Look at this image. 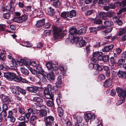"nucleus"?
Wrapping results in <instances>:
<instances>
[{
    "label": "nucleus",
    "mask_w": 126,
    "mask_h": 126,
    "mask_svg": "<svg viewBox=\"0 0 126 126\" xmlns=\"http://www.w3.org/2000/svg\"><path fill=\"white\" fill-rule=\"evenodd\" d=\"M103 53L101 52H95L92 54V57L91 60L94 63H96L97 60L102 61L105 62H107L109 61V57L108 55H105L102 56Z\"/></svg>",
    "instance_id": "f257e3e1"
},
{
    "label": "nucleus",
    "mask_w": 126,
    "mask_h": 126,
    "mask_svg": "<svg viewBox=\"0 0 126 126\" xmlns=\"http://www.w3.org/2000/svg\"><path fill=\"white\" fill-rule=\"evenodd\" d=\"M28 112L25 114V116L27 118V120L25 121L27 122L29 120V118L31 113L33 114H37L38 115L41 117H43L46 115L47 112L46 110H37L34 108H29L27 109Z\"/></svg>",
    "instance_id": "f03ea898"
},
{
    "label": "nucleus",
    "mask_w": 126,
    "mask_h": 126,
    "mask_svg": "<svg viewBox=\"0 0 126 126\" xmlns=\"http://www.w3.org/2000/svg\"><path fill=\"white\" fill-rule=\"evenodd\" d=\"M70 38H71V42L72 44H74L77 42L76 43V46L79 47H81L85 46L86 45V43L85 41L81 37L75 38L74 39V36L71 35Z\"/></svg>",
    "instance_id": "7ed1b4c3"
},
{
    "label": "nucleus",
    "mask_w": 126,
    "mask_h": 126,
    "mask_svg": "<svg viewBox=\"0 0 126 126\" xmlns=\"http://www.w3.org/2000/svg\"><path fill=\"white\" fill-rule=\"evenodd\" d=\"M116 91L118 96L120 98V100L118 103L120 104L124 102L126 97V91L125 90L119 87H117L116 89Z\"/></svg>",
    "instance_id": "20e7f679"
},
{
    "label": "nucleus",
    "mask_w": 126,
    "mask_h": 126,
    "mask_svg": "<svg viewBox=\"0 0 126 126\" xmlns=\"http://www.w3.org/2000/svg\"><path fill=\"white\" fill-rule=\"evenodd\" d=\"M19 62L20 66L24 65L28 67L31 65L33 66H35L37 64L35 61L31 62L30 59L26 57L24 58L23 59H21Z\"/></svg>",
    "instance_id": "39448f33"
},
{
    "label": "nucleus",
    "mask_w": 126,
    "mask_h": 126,
    "mask_svg": "<svg viewBox=\"0 0 126 126\" xmlns=\"http://www.w3.org/2000/svg\"><path fill=\"white\" fill-rule=\"evenodd\" d=\"M8 58L11 62V68L12 69L14 70L16 68L17 66H20V64L19 62L20 61H17L16 62L15 59L13 58L12 55L11 54L8 55Z\"/></svg>",
    "instance_id": "423d86ee"
},
{
    "label": "nucleus",
    "mask_w": 126,
    "mask_h": 126,
    "mask_svg": "<svg viewBox=\"0 0 126 126\" xmlns=\"http://www.w3.org/2000/svg\"><path fill=\"white\" fill-rule=\"evenodd\" d=\"M17 113V111L16 110H12L8 111L7 113V118L11 122H15L16 119L14 116V115Z\"/></svg>",
    "instance_id": "0eeeda50"
},
{
    "label": "nucleus",
    "mask_w": 126,
    "mask_h": 126,
    "mask_svg": "<svg viewBox=\"0 0 126 126\" xmlns=\"http://www.w3.org/2000/svg\"><path fill=\"white\" fill-rule=\"evenodd\" d=\"M54 119V117L51 115L44 117L46 126H51Z\"/></svg>",
    "instance_id": "6e6552de"
},
{
    "label": "nucleus",
    "mask_w": 126,
    "mask_h": 126,
    "mask_svg": "<svg viewBox=\"0 0 126 126\" xmlns=\"http://www.w3.org/2000/svg\"><path fill=\"white\" fill-rule=\"evenodd\" d=\"M28 17L27 15L24 14L19 17H15L11 19L13 22L20 23L27 19Z\"/></svg>",
    "instance_id": "1a4fd4ad"
},
{
    "label": "nucleus",
    "mask_w": 126,
    "mask_h": 126,
    "mask_svg": "<svg viewBox=\"0 0 126 126\" xmlns=\"http://www.w3.org/2000/svg\"><path fill=\"white\" fill-rule=\"evenodd\" d=\"M53 35L55 39H59L61 37V30L57 27H55L53 29Z\"/></svg>",
    "instance_id": "9d476101"
},
{
    "label": "nucleus",
    "mask_w": 126,
    "mask_h": 126,
    "mask_svg": "<svg viewBox=\"0 0 126 126\" xmlns=\"http://www.w3.org/2000/svg\"><path fill=\"white\" fill-rule=\"evenodd\" d=\"M44 93L45 98L47 99H52L54 96V94L52 92H50L49 89L46 88L44 91Z\"/></svg>",
    "instance_id": "9b49d317"
},
{
    "label": "nucleus",
    "mask_w": 126,
    "mask_h": 126,
    "mask_svg": "<svg viewBox=\"0 0 126 126\" xmlns=\"http://www.w3.org/2000/svg\"><path fill=\"white\" fill-rule=\"evenodd\" d=\"M69 32L70 33L69 34V38H67L66 41H69V39H70V41H71V38H70V36H71V35H73L74 36V39L75 38L77 37L75 35H74V34H77V30L76 29H75L73 28H71L69 29Z\"/></svg>",
    "instance_id": "f8f14e48"
},
{
    "label": "nucleus",
    "mask_w": 126,
    "mask_h": 126,
    "mask_svg": "<svg viewBox=\"0 0 126 126\" xmlns=\"http://www.w3.org/2000/svg\"><path fill=\"white\" fill-rule=\"evenodd\" d=\"M4 76L10 80H13L16 76V74L12 72H7L4 74Z\"/></svg>",
    "instance_id": "ddd939ff"
},
{
    "label": "nucleus",
    "mask_w": 126,
    "mask_h": 126,
    "mask_svg": "<svg viewBox=\"0 0 126 126\" xmlns=\"http://www.w3.org/2000/svg\"><path fill=\"white\" fill-rule=\"evenodd\" d=\"M18 86H9V88L11 90L12 92L15 95H18L19 94L18 91Z\"/></svg>",
    "instance_id": "4468645a"
},
{
    "label": "nucleus",
    "mask_w": 126,
    "mask_h": 126,
    "mask_svg": "<svg viewBox=\"0 0 126 126\" xmlns=\"http://www.w3.org/2000/svg\"><path fill=\"white\" fill-rule=\"evenodd\" d=\"M84 118L86 122H88L89 120H94L95 119V116L93 114H92L90 113H88L85 115Z\"/></svg>",
    "instance_id": "2eb2a0df"
},
{
    "label": "nucleus",
    "mask_w": 126,
    "mask_h": 126,
    "mask_svg": "<svg viewBox=\"0 0 126 126\" xmlns=\"http://www.w3.org/2000/svg\"><path fill=\"white\" fill-rule=\"evenodd\" d=\"M47 77L48 79L50 81H53L55 79V76L53 71L49 72L47 74Z\"/></svg>",
    "instance_id": "dca6fc26"
},
{
    "label": "nucleus",
    "mask_w": 126,
    "mask_h": 126,
    "mask_svg": "<svg viewBox=\"0 0 126 126\" xmlns=\"http://www.w3.org/2000/svg\"><path fill=\"white\" fill-rule=\"evenodd\" d=\"M12 5V4H11V5L9 4L6 6L5 7H2L1 8V10L3 12L5 11H7L12 12L14 11V9L11 6Z\"/></svg>",
    "instance_id": "f3484780"
},
{
    "label": "nucleus",
    "mask_w": 126,
    "mask_h": 126,
    "mask_svg": "<svg viewBox=\"0 0 126 126\" xmlns=\"http://www.w3.org/2000/svg\"><path fill=\"white\" fill-rule=\"evenodd\" d=\"M44 73H39L37 74L38 78L43 82L45 83L47 81L46 76L43 74Z\"/></svg>",
    "instance_id": "a211bd4d"
},
{
    "label": "nucleus",
    "mask_w": 126,
    "mask_h": 126,
    "mask_svg": "<svg viewBox=\"0 0 126 126\" xmlns=\"http://www.w3.org/2000/svg\"><path fill=\"white\" fill-rule=\"evenodd\" d=\"M107 14L103 12H101L99 13L97 16V17L98 18H101L102 17V19L103 20H106L107 19Z\"/></svg>",
    "instance_id": "6ab92c4d"
},
{
    "label": "nucleus",
    "mask_w": 126,
    "mask_h": 126,
    "mask_svg": "<svg viewBox=\"0 0 126 126\" xmlns=\"http://www.w3.org/2000/svg\"><path fill=\"white\" fill-rule=\"evenodd\" d=\"M113 47L112 45H111L109 46L104 47V48H102V51L104 52H108L111 51Z\"/></svg>",
    "instance_id": "aec40b11"
},
{
    "label": "nucleus",
    "mask_w": 126,
    "mask_h": 126,
    "mask_svg": "<svg viewBox=\"0 0 126 126\" xmlns=\"http://www.w3.org/2000/svg\"><path fill=\"white\" fill-rule=\"evenodd\" d=\"M45 23L44 19L40 20L37 21L35 25L37 27L40 28L43 26L44 24Z\"/></svg>",
    "instance_id": "412c9836"
},
{
    "label": "nucleus",
    "mask_w": 126,
    "mask_h": 126,
    "mask_svg": "<svg viewBox=\"0 0 126 126\" xmlns=\"http://www.w3.org/2000/svg\"><path fill=\"white\" fill-rule=\"evenodd\" d=\"M76 12L74 10H72L71 11L67 12V16L68 17L70 18H72L73 17H74L76 16Z\"/></svg>",
    "instance_id": "4be33fe9"
},
{
    "label": "nucleus",
    "mask_w": 126,
    "mask_h": 126,
    "mask_svg": "<svg viewBox=\"0 0 126 126\" xmlns=\"http://www.w3.org/2000/svg\"><path fill=\"white\" fill-rule=\"evenodd\" d=\"M0 97L4 102H10V98L7 96L2 94L0 95Z\"/></svg>",
    "instance_id": "5701e85b"
},
{
    "label": "nucleus",
    "mask_w": 126,
    "mask_h": 126,
    "mask_svg": "<svg viewBox=\"0 0 126 126\" xmlns=\"http://www.w3.org/2000/svg\"><path fill=\"white\" fill-rule=\"evenodd\" d=\"M33 114L31 116L30 121L32 124L33 125H34L36 123V120L37 119V117L35 115Z\"/></svg>",
    "instance_id": "b1692460"
},
{
    "label": "nucleus",
    "mask_w": 126,
    "mask_h": 126,
    "mask_svg": "<svg viewBox=\"0 0 126 126\" xmlns=\"http://www.w3.org/2000/svg\"><path fill=\"white\" fill-rule=\"evenodd\" d=\"M126 27L124 28L120 29L119 30V32L118 35L119 36H121L126 34Z\"/></svg>",
    "instance_id": "393cba45"
},
{
    "label": "nucleus",
    "mask_w": 126,
    "mask_h": 126,
    "mask_svg": "<svg viewBox=\"0 0 126 126\" xmlns=\"http://www.w3.org/2000/svg\"><path fill=\"white\" fill-rule=\"evenodd\" d=\"M117 75L119 77L121 78H125L126 77V73L123 71H119L117 73Z\"/></svg>",
    "instance_id": "a878e982"
},
{
    "label": "nucleus",
    "mask_w": 126,
    "mask_h": 126,
    "mask_svg": "<svg viewBox=\"0 0 126 126\" xmlns=\"http://www.w3.org/2000/svg\"><path fill=\"white\" fill-rule=\"evenodd\" d=\"M47 11L48 14L50 16H52L55 13L54 9L51 7H48Z\"/></svg>",
    "instance_id": "bb28decb"
},
{
    "label": "nucleus",
    "mask_w": 126,
    "mask_h": 126,
    "mask_svg": "<svg viewBox=\"0 0 126 126\" xmlns=\"http://www.w3.org/2000/svg\"><path fill=\"white\" fill-rule=\"evenodd\" d=\"M51 1H54L53 5L56 8L59 7L60 5V2L59 0H50Z\"/></svg>",
    "instance_id": "cd10ccee"
},
{
    "label": "nucleus",
    "mask_w": 126,
    "mask_h": 126,
    "mask_svg": "<svg viewBox=\"0 0 126 126\" xmlns=\"http://www.w3.org/2000/svg\"><path fill=\"white\" fill-rule=\"evenodd\" d=\"M27 89L28 91L34 93H36L37 91V89L35 87L32 86L27 87Z\"/></svg>",
    "instance_id": "c85d7f7f"
},
{
    "label": "nucleus",
    "mask_w": 126,
    "mask_h": 126,
    "mask_svg": "<svg viewBox=\"0 0 126 126\" xmlns=\"http://www.w3.org/2000/svg\"><path fill=\"white\" fill-rule=\"evenodd\" d=\"M112 81L111 79L106 80L105 81V87H109L112 84Z\"/></svg>",
    "instance_id": "c756f323"
},
{
    "label": "nucleus",
    "mask_w": 126,
    "mask_h": 126,
    "mask_svg": "<svg viewBox=\"0 0 126 126\" xmlns=\"http://www.w3.org/2000/svg\"><path fill=\"white\" fill-rule=\"evenodd\" d=\"M104 66L103 65H99L97 64H94V69L96 70L101 71L103 70Z\"/></svg>",
    "instance_id": "7c9ffc66"
},
{
    "label": "nucleus",
    "mask_w": 126,
    "mask_h": 126,
    "mask_svg": "<svg viewBox=\"0 0 126 126\" xmlns=\"http://www.w3.org/2000/svg\"><path fill=\"white\" fill-rule=\"evenodd\" d=\"M36 66V69L37 72L39 73H44V71L42 69L41 65L39 64H37Z\"/></svg>",
    "instance_id": "2f4dec72"
},
{
    "label": "nucleus",
    "mask_w": 126,
    "mask_h": 126,
    "mask_svg": "<svg viewBox=\"0 0 126 126\" xmlns=\"http://www.w3.org/2000/svg\"><path fill=\"white\" fill-rule=\"evenodd\" d=\"M76 117L77 118V121L78 122L80 123L82 122L83 118L82 117L81 115H76V116L74 117V118Z\"/></svg>",
    "instance_id": "473e14b6"
},
{
    "label": "nucleus",
    "mask_w": 126,
    "mask_h": 126,
    "mask_svg": "<svg viewBox=\"0 0 126 126\" xmlns=\"http://www.w3.org/2000/svg\"><path fill=\"white\" fill-rule=\"evenodd\" d=\"M33 100L37 102H42L43 101L42 99L40 97H34L33 99Z\"/></svg>",
    "instance_id": "72a5a7b5"
},
{
    "label": "nucleus",
    "mask_w": 126,
    "mask_h": 126,
    "mask_svg": "<svg viewBox=\"0 0 126 126\" xmlns=\"http://www.w3.org/2000/svg\"><path fill=\"white\" fill-rule=\"evenodd\" d=\"M104 24L105 25L104 26L105 27V28L107 27L113 25L112 22H111L109 21H105L104 22Z\"/></svg>",
    "instance_id": "f704fd0d"
},
{
    "label": "nucleus",
    "mask_w": 126,
    "mask_h": 126,
    "mask_svg": "<svg viewBox=\"0 0 126 126\" xmlns=\"http://www.w3.org/2000/svg\"><path fill=\"white\" fill-rule=\"evenodd\" d=\"M20 71L23 74L26 75H28L29 73L28 71L24 68H21Z\"/></svg>",
    "instance_id": "c9c22d12"
},
{
    "label": "nucleus",
    "mask_w": 126,
    "mask_h": 126,
    "mask_svg": "<svg viewBox=\"0 0 126 126\" xmlns=\"http://www.w3.org/2000/svg\"><path fill=\"white\" fill-rule=\"evenodd\" d=\"M58 115L60 117L62 116L63 115V110L62 108L59 107L58 108Z\"/></svg>",
    "instance_id": "e433bc0d"
},
{
    "label": "nucleus",
    "mask_w": 126,
    "mask_h": 126,
    "mask_svg": "<svg viewBox=\"0 0 126 126\" xmlns=\"http://www.w3.org/2000/svg\"><path fill=\"white\" fill-rule=\"evenodd\" d=\"M52 101L50 100H48L46 102V104L47 106L50 107H52L54 105V103L53 102V98L52 99H51Z\"/></svg>",
    "instance_id": "4c0bfd02"
},
{
    "label": "nucleus",
    "mask_w": 126,
    "mask_h": 126,
    "mask_svg": "<svg viewBox=\"0 0 126 126\" xmlns=\"http://www.w3.org/2000/svg\"><path fill=\"white\" fill-rule=\"evenodd\" d=\"M113 29V28L112 27L107 28L103 32V34H106L110 32Z\"/></svg>",
    "instance_id": "58836bf2"
},
{
    "label": "nucleus",
    "mask_w": 126,
    "mask_h": 126,
    "mask_svg": "<svg viewBox=\"0 0 126 126\" xmlns=\"http://www.w3.org/2000/svg\"><path fill=\"white\" fill-rule=\"evenodd\" d=\"M32 13H33L34 15L35 13V14L37 16H39L41 14V11L39 9L35 10L32 11Z\"/></svg>",
    "instance_id": "ea45409f"
},
{
    "label": "nucleus",
    "mask_w": 126,
    "mask_h": 126,
    "mask_svg": "<svg viewBox=\"0 0 126 126\" xmlns=\"http://www.w3.org/2000/svg\"><path fill=\"white\" fill-rule=\"evenodd\" d=\"M105 79V77L104 75L103 74H100L98 76V79L100 81L104 80Z\"/></svg>",
    "instance_id": "a19ab883"
},
{
    "label": "nucleus",
    "mask_w": 126,
    "mask_h": 126,
    "mask_svg": "<svg viewBox=\"0 0 126 126\" xmlns=\"http://www.w3.org/2000/svg\"><path fill=\"white\" fill-rule=\"evenodd\" d=\"M110 63L111 66L114 65L116 63L115 59L114 57H112L110 58Z\"/></svg>",
    "instance_id": "79ce46f5"
},
{
    "label": "nucleus",
    "mask_w": 126,
    "mask_h": 126,
    "mask_svg": "<svg viewBox=\"0 0 126 126\" xmlns=\"http://www.w3.org/2000/svg\"><path fill=\"white\" fill-rule=\"evenodd\" d=\"M89 30L90 33H94L95 34L97 33V29L96 27H90L89 28Z\"/></svg>",
    "instance_id": "37998d69"
},
{
    "label": "nucleus",
    "mask_w": 126,
    "mask_h": 126,
    "mask_svg": "<svg viewBox=\"0 0 126 126\" xmlns=\"http://www.w3.org/2000/svg\"><path fill=\"white\" fill-rule=\"evenodd\" d=\"M23 43V45L27 47H30L32 46V44L28 41L24 42Z\"/></svg>",
    "instance_id": "c03bdc74"
},
{
    "label": "nucleus",
    "mask_w": 126,
    "mask_h": 126,
    "mask_svg": "<svg viewBox=\"0 0 126 126\" xmlns=\"http://www.w3.org/2000/svg\"><path fill=\"white\" fill-rule=\"evenodd\" d=\"M14 78L13 80L17 82H19L21 81V80L22 79V77L20 76H17L16 75V76Z\"/></svg>",
    "instance_id": "a18cd8bd"
},
{
    "label": "nucleus",
    "mask_w": 126,
    "mask_h": 126,
    "mask_svg": "<svg viewBox=\"0 0 126 126\" xmlns=\"http://www.w3.org/2000/svg\"><path fill=\"white\" fill-rule=\"evenodd\" d=\"M86 30L84 29H80L78 31L77 30V34L79 35L81 33H83L86 32Z\"/></svg>",
    "instance_id": "49530a36"
},
{
    "label": "nucleus",
    "mask_w": 126,
    "mask_h": 126,
    "mask_svg": "<svg viewBox=\"0 0 126 126\" xmlns=\"http://www.w3.org/2000/svg\"><path fill=\"white\" fill-rule=\"evenodd\" d=\"M47 68L49 70H50L52 67V63L50 62H47L46 64Z\"/></svg>",
    "instance_id": "de8ad7c7"
},
{
    "label": "nucleus",
    "mask_w": 126,
    "mask_h": 126,
    "mask_svg": "<svg viewBox=\"0 0 126 126\" xmlns=\"http://www.w3.org/2000/svg\"><path fill=\"white\" fill-rule=\"evenodd\" d=\"M102 21L101 19H95L94 21V23L96 24H100L102 23Z\"/></svg>",
    "instance_id": "09e8293b"
},
{
    "label": "nucleus",
    "mask_w": 126,
    "mask_h": 126,
    "mask_svg": "<svg viewBox=\"0 0 126 126\" xmlns=\"http://www.w3.org/2000/svg\"><path fill=\"white\" fill-rule=\"evenodd\" d=\"M10 16V15L9 13H5L3 14V17L5 19H9Z\"/></svg>",
    "instance_id": "8fccbe9b"
},
{
    "label": "nucleus",
    "mask_w": 126,
    "mask_h": 126,
    "mask_svg": "<svg viewBox=\"0 0 126 126\" xmlns=\"http://www.w3.org/2000/svg\"><path fill=\"white\" fill-rule=\"evenodd\" d=\"M59 86L56 84L55 86H53L51 89V91H57L58 90V87Z\"/></svg>",
    "instance_id": "3c124183"
},
{
    "label": "nucleus",
    "mask_w": 126,
    "mask_h": 126,
    "mask_svg": "<svg viewBox=\"0 0 126 126\" xmlns=\"http://www.w3.org/2000/svg\"><path fill=\"white\" fill-rule=\"evenodd\" d=\"M5 53L4 52L3 53H2L0 50V60H2L3 61L5 60V58L4 55V54Z\"/></svg>",
    "instance_id": "603ef678"
},
{
    "label": "nucleus",
    "mask_w": 126,
    "mask_h": 126,
    "mask_svg": "<svg viewBox=\"0 0 126 126\" xmlns=\"http://www.w3.org/2000/svg\"><path fill=\"white\" fill-rule=\"evenodd\" d=\"M62 82L61 77V75L59 76L57 79V82H56V84H60Z\"/></svg>",
    "instance_id": "864d4df0"
},
{
    "label": "nucleus",
    "mask_w": 126,
    "mask_h": 126,
    "mask_svg": "<svg viewBox=\"0 0 126 126\" xmlns=\"http://www.w3.org/2000/svg\"><path fill=\"white\" fill-rule=\"evenodd\" d=\"M0 114L1 117L2 119V117H6L7 115L6 112L4 110H3L1 112H0Z\"/></svg>",
    "instance_id": "5fc2aeb1"
},
{
    "label": "nucleus",
    "mask_w": 126,
    "mask_h": 126,
    "mask_svg": "<svg viewBox=\"0 0 126 126\" xmlns=\"http://www.w3.org/2000/svg\"><path fill=\"white\" fill-rule=\"evenodd\" d=\"M28 68L32 74L34 75H36L37 74V71L35 70L34 69H33L30 67H28Z\"/></svg>",
    "instance_id": "6e6d98bb"
},
{
    "label": "nucleus",
    "mask_w": 126,
    "mask_h": 126,
    "mask_svg": "<svg viewBox=\"0 0 126 126\" xmlns=\"http://www.w3.org/2000/svg\"><path fill=\"white\" fill-rule=\"evenodd\" d=\"M67 12H63L61 14V16L64 18H66L68 17L67 16Z\"/></svg>",
    "instance_id": "4d7b16f0"
},
{
    "label": "nucleus",
    "mask_w": 126,
    "mask_h": 126,
    "mask_svg": "<svg viewBox=\"0 0 126 126\" xmlns=\"http://www.w3.org/2000/svg\"><path fill=\"white\" fill-rule=\"evenodd\" d=\"M126 11V7H124L120 9L119 12L117 14H120L122 12H125Z\"/></svg>",
    "instance_id": "13d9d810"
},
{
    "label": "nucleus",
    "mask_w": 126,
    "mask_h": 126,
    "mask_svg": "<svg viewBox=\"0 0 126 126\" xmlns=\"http://www.w3.org/2000/svg\"><path fill=\"white\" fill-rule=\"evenodd\" d=\"M18 91L23 94H26L25 91L24 90L22 89L19 87H18Z\"/></svg>",
    "instance_id": "bf43d9fd"
},
{
    "label": "nucleus",
    "mask_w": 126,
    "mask_h": 126,
    "mask_svg": "<svg viewBox=\"0 0 126 126\" xmlns=\"http://www.w3.org/2000/svg\"><path fill=\"white\" fill-rule=\"evenodd\" d=\"M59 69L62 72L65 71L66 69V68L62 64L60 65Z\"/></svg>",
    "instance_id": "052dcab7"
},
{
    "label": "nucleus",
    "mask_w": 126,
    "mask_h": 126,
    "mask_svg": "<svg viewBox=\"0 0 126 126\" xmlns=\"http://www.w3.org/2000/svg\"><path fill=\"white\" fill-rule=\"evenodd\" d=\"M94 11L92 10H90L88 11L85 13V15L86 16H88L92 14Z\"/></svg>",
    "instance_id": "680f3d73"
},
{
    "label": "nucleus",
    "mask_w": 126,
    "mask_h": 126,
    "mask_svg": "<svg viewBox=\"0 0 126 126\" xmlns=\"http://www.w3.org/2000/svg\"><path fill=\"white\" fill-rule=\"evenodd\" d=\"M2 109L3 110L6 111L8 109V107L6 104H4L2 106Z\"/></svg>",
    "instance_id": "e2e57ef3"
},
{
    "label": "nucleus",
    "mask_w": 126,
    "mask_h": 126,
    "mask_svg": "<svg viewBox=\"0 0 126 126\" xmlns=\"http://www.w3.org/2000/svg\"><path fill=\"white\" fill-rule=\"evenodd\" d=\"M124 63V60L121 59H120L118 61V63L119 65H122Z\"/></svg>",
    "instance_id": "0e129e2a"
},
{
    "label": "nucleus",
    "mask_w": 126,
    "mask_h": 126,
    "mask_svg": "<svg viewBox=\"0 0 126 126\" xmlns=\"http://www.w3.org/2000/svg\"><path fill=\"white\" fill-rule=\"evenodd\" d=\"M96 28L97 29V30L98 31L101 30L103 29H105V27L104 25L99 26Z\"/></svg>",
    "instance_id": "69168bd1"
},
{
    "label": "nucleus",
    "mask_w": 126,
    "mask_h": 126,
    "mask_svg": "<svg viewBox=\"0 0 126 126\" xmlns=\"http://www.w3.org/2000/svg\"><path fill=\"white\" fill-rule=\"evenodd\" d=\"M6 27L4 24H0V31H3Z\"/></svg>",
    "instance_id": "338daca9"
},
{
    "label": "nucleus",
    "mask_w": 126,
    "mask_h": 126,
    "mask_svg": "<svg viewBox=\"0 0 126 126\" xmlns=\"http://www.w3.org/2000/svg\"><path fill=\"white\" fill-rule=\"evenodd\" d=\"M108 7L109 9H114L115 8V5L113 4L110 3L108 5Z\"/></svg>",
    "instance_id": "774afa93"
}]
</instances>
